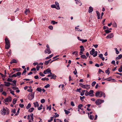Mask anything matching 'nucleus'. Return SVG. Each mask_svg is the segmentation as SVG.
I'll return each mask as SVG.
<instances>
[{"label":"nucleus","instance_id":"39","mask_svg":"<svg viewBox=\"0 0 122 122\" xmlns=\"http://www.w3.org/2000/svg\"><path fill=\"white\" fill-rule=\"evenodd\" d=\"M64 111L65 112V114H68L70 113L69 111H67L65 109H64Z\"/></svg>","mask_w":122,"mask_h":122},{"label":"nucleus","instance_id":"11","mask_svg":"<svg viewBox=\"0 0 122 122\" xmlns=\"http://www.w3.org/2000/svg\"><path fill=\"white\" fill-rule=\"evenodd\" d=\"M45 52L46 54L48 53L49 54L51 53V51L50 49H45Z\"/></svg>","mask_w":122,"mask_h":122},{"label":"nucleus","instance_id":"38","mask_svg":"<svg viewBox=\"0 0 122 122\" xmlns=\"http://www.w3.org/2000/svg\"><path fill=\"white\" fill-rule=\"evenodd\" d=\"M51 23H52L53 25H54L57 24V22H56L54 20H52L51 22Z\"/></svg>","mask_w":122,"mask_h":122},{"label":"nucleus","instance_id":"4","mask_svg":"<svg viewBox=\"0 0 122 122\" xmlns=\"http://www.w3.org/2000/svg\"><path fill=\"white\" fill-rule=\"evenodd\" d=\"M7 110L5 108H4L2 110H1V113L3 115H4L6 113V114L8 115L9 113V112L8 111V109H7Z\"/></svg>","mask_w":122,"mask_h":122},{"label":"nucleus","instance_id":"40","mask_svg":"<svg viewBox=\"0 0 122 122\" xmlns=\"http://www.w3.org/2000/svg\"><path fill=\"white\" fill-rule=\"evenodd\" d=\"M72 54H75L76 56H77L78 55V52L77 51H75L72 53Z\"/></svg>","mask_w":122,"mask_h":122},{"label":"nucleus","instance_id":"1","mask_svg":"<svg viewBox=\"0 0 122 122\" xmlns=\"http://www.w3.org/2000/svg\"><path fill=\"white\" fill-rule=\"evenodd\" d=\"M93 91L92 90H90L89 92L86 90V92L85 93V95L86 96L89 95L90 97H93L94 96L93 94Z\"/></svg>","mask_w":122,"mask_h":122},{"label":"nucleus","instance_id":"62","mask_svg":"<svg viewBox=\"0 0 122 122\" xmlns=\"http://www.w3.org/2000/svg\"><path fill=\"white\" fill-rule=\"evenodd\" d=\"M19 106L20 107L23 108V107L24 105L23 104H20Z\"/></svg>","mask_w":122,"mask_h":122},{"label":"nucleus","instance_id":"7","mask_svg":"<svg viewBox=\"0 0 122 122\" xmlns=\"http://www.w3.org/2000/svg\"><path fill=\"white\" fill-rule=\"evenodd\" d=\"M12 98L9 97L5 99H4L5 101L6 102H10L12 100Z\"/></svg>","mask_w":122,"mask_h":122},{"label":"nucleus","instance_id":"13","mask_svg":"<svg viewBox=\"0 0 122 122\" xmlns=\"http://www.w3.org/2000/svg\"><path fill=\"white\" fill-rule=\"evenodd\" d=\"M33 104L35 107H38L39 106V104L37 102H34Z\"/></svg>","mask_w":122,"mask_h":122},{"label":"nucleus","instance_id":"6","mask_svg":"<svg viewBox=\"0 0 122 122\" xmlns=\"http://www.w3.org/2000/svg\"><path fill=\"white\" fill-rule=\"evenodd\" d=\"M34 93L33 94H30L28 95V99L30 100H31L34 98Z\"/></svg>","mask_w":122,"mask_h":122},{"label":"nucleus","instance_id":"36","mask_svg":"<svg viewBox=\"0 0 122 122\" xmlns=\"http://www.w3.org/2000/svg\"><path fill=\"white\" fill-rule=\"evenodd\" d=\"M113 26L114 27H116L117 26V25L116 23L114 22L113 23Z\"/></svg>","mask_w":122,"mask_h":122},{"label":"nucleus","instance_id":"25","mask_svg":"<svg viewBox=\"0 0 122 122\" xmlns=\"http://www.w3.org/2000/svg\"><path fill=\"white\" fill-rule=\"evenodd\" d=\"M53 56V54H52L51 55H50L49 56H48L46 57V59H50V58H51V57L52 56Z\"/></svg>","mask_w":122,"mask_h":122},{"label":"nucleus","instance_id":"28","mask_svg":"<svg viewBox=\"0 0 122 122\" xmlns=\"http://www.w3.org/2000/svg\"><path fill=\"white\" fill-rule=\"evenodd\" d=\"M81 57L83 59H87V57H86V56L84 55H81Z\"/></svg>","mask_w":122,"mask_h":122},{"label":"nucleus","instance_id":"15","mask_svg":"<svg viewBox=\"0 0 122 122\" xmlns=\"http://www.w3.org/2000/svg\"><path fill=\"white\" fill-rule=\"evenodd\" d=\"M122 57V55L121 54H120L118 56V57H116L115 59L117 61L118 60L120 59Z\"/></svg>","mask_w":122,"mask_h":122},{"label":"nucleus","instance_id":"52","mask_svg":"<svg viewBox=\"0 0 122 122\" xmlns=\"http://www.w3.org/2000/svg\"><path fill=\"white\" fill-rule=\"evenodd\" d=\"M10 93H11L14 96L15 95V94L14 93V91H13L10 90Z\"/></svg>","mask_w":122,"mask_h":122},{"label":"nucleus","instance_id":"30","mask_svg":"<svg viewBox=\"0 0 122 122\" xmlns=\"http://www.w3.org/2000/svg\"><path fill=\"white\" fill-rule=\"evenodd\" d=\"M41 80L43 81H45V80H46L47 81H48L49 80V79L48 78L45 77L42 78Z\"/></svg>","mask_w":122,"mask_h":122},{"label":"nucleus","instance_id":"10","mask_svg":"<svg viewBox=\"0 0 122 122\" xmlns=\"http://www.w3.org/2000/svg\"><path fill=\"white\" fill-rule=\"evenodd\" d=\"M113 35L112 33L110 34L109 35L107 36L106 37L107 39L111 38L113 37Z\"/></svg>","mask_w":122,"mask_h":122},{"label":"nucleus","instance_id":"8","mask_svg":"<svg viewBox=\"0 0 122 122\" xmlns=\"http://www.w3.org/2000/svg\"><path fill=\"white\" fill-rule=\"evenodd\" d=\"M5 84H4V85L6 86H9L10 85H12L13 86H14V85H13V84L10 83L9 82H6V81H4V82Z\"/></svg>","mask_w":122,"mask_h":122},{"label":"nucleus","instance_id":"34","mask_svg":"<svg viewBox=\"0 0 122 122\" xmlns=\"http://www.w3.org/2000/svg\"><path fill=\"white\" fill-rule=\"evenodd\" d=\"M21 72H18L16 73V74H15V75L16 76V77L17 76H19L21 74Z\"/></svg>","mask_w":122,"mask_h":122},{"label":"nucleus","instance_id":"42","mask_svg":"<svg viewBox=\"0 0 122 122\" xmlns=\"http://www.w3.org/2000/svg\"><path fill=\"white\" fill-rule=\"evenodd\" d=\"M103 93L102 92L100 91V94H99V97H102L103 95Z\"/></svg>","mask_w":122,"mask_h":122},{"label":"nucleus","instance_id":"27","mask_svg":"<svg viewBox=\"0 0 122 122\" xmlns=\"http://www.w3.org/2000/svg\"><path fill=\"white\" fill-rule=\"evenodd\" d=\"M13 70L14 71H19L20 70V68H14L13 69Z\"/></svg>","mask_w":122,"mask_h":122},{"label":"nucleus","instance_id":"9","mask_svg":"<svg viewBox=\"0 0 122 122\" xmlns=\"http://www.w3.org/2000/svg\"><path fill=\"white\" fill-rule=\"evenodd\" d=\"M51 70H50V68H49L46 70L44 71L43 73L44 74H46L48 73H51Z\"/></svg>","mask_w":122,"mask_h":122},{"label":"nucleus","instance_id":"33","mask_svg":"<svg viewBox=\"0 0 122 122\" xmlns=\"http://www.w3.org/2000/svg\"><path fill=\"white\" fill-rule=\"evenodd\" d=\"M105 32L107 33H108L111 32V31L109 30L108 29H107V30H105Z\"/></svg>","mask_w":122,"mask_h":122},{"label":"nucleus","instance_id":"50","mask_svg":"<svg viewBox=\"0 0 122 122\" xmlns=\"http://www.w3.org/2000/svg\"><path fill=\"white\" fill-rule=\"evenodd\" d=\"M12 82H13V83H14V84H13V85H14V86H15L16 85V81L14 80Z\"/></svg>","mask_w":122,"mask_h":122},{"label":"nucleus","instance_id":"19","mask_svg":"<svg viewBox=\"0 0 122 122\" xmlns=\"http://www.w3.org/2000/svg\"><path fill=\"white\" fill-rule=\"evenodd\" d=\"M55 4L57 6V7L56 9H57L59 10L60 9V7H59V4L57 2H56Z\"/></svg>","mask_w":122,"mask_h":122},{"label":"nucleus","instance_id":"59","mask_svg":"<svg viewBox=\"0 0 122 122\" xmlns=\"http://www.w3.org/2000/svg\"><path fill=\"white\" fill-rule=\"evenodd\" d=\"M11 112H13L14 114L15 113H16V111H15V109H13L11 111Z\"/></svg>","mask_w":122,"mask_h":122},{"label":"nucleus","instance_id":"37","mask_svg":"<svg viewBox=\"0 0 122 122\" xmlns=\"http://www.w3.org/2000/svg\"><path fill=\"white\" fill-rule=\"evenodd\" d=\"M118 71L120 72H121L122 71V66H121L120 68H119L118 69Z\"/></svg>","mask_w":122,"mask_h":122},{"label":"nucleus","instance_id":"47","mask_svg":"<svg viewBox=\"0 0 122 122\" xmlns=\"http://www.w3.org/2000/svg\"><path fill=\"white\" fill-rule=\"evenodd\" d=\"M12 79L10 78H8L7 79V81H12Z\"/></svg>","mask_w":122,"mask_h":122},{"label":"nucleus","instance_id":"31","mask_svg":"<svg viewBox=\"0 0 122 122\" xmlns=\"http://www.w3.org/2000/svg\"><path fill=\"white\" fill-rule=\"evenodd\" d=\"M17 100L16 99H14L13 100L12 102L14 104H15Z\"/></svg>","mask_w":122,"mask_h":122},{"label":"nucleus","instance_id":"57","mask_svg":"<svg viewBox=\"0 0 122 122\" xmlns=\"http://www.w3.org/2000/svg\"><path fill=\"white\" fill-rule=\"evenodd\" d=\"M73 73L75 75H76L77 74V71L76 69V68H75V70L73 72Z\"/></svg>","mask_w":122,"mask_h":122},{"label":"nucleus","instance_id":"24","mask_svg":"<svg viewBox=\"0 0 122 122\" xmlns=\"http://www.w3.org/2000/svg\"><path fill=\"white\" fill-rule=\"evenodd\" d=\"M77 1H78L77 2V3H76V4H77L78 5H79L81 6L82 5V3L81 2V1L80 0H76Z\"/></svg>","mask_w":122,"mask_h":122},{"label":"nucleus","instance_id":"55","mask_svg":"<svg viewBox=\"0 0 122 122\" xmlns=\"http://www.w3.org/2000/svg\"><path fill=\"white\" fill-rule=\"evenodd\" d=\"M51 7L53 8H56V6L55 5H51Z\"/></svg>","mask_w":122,"mask_h":122},{"label":"nucleus","instance_id":"35","mask_svg":"<svg viewBox=\"0 0 122 122\" xmlns=\"http://www.w3.org/2000/svg\"><path fill=\"white\" fill-rule=\"evenodd\" d=\"M31 105L30 103H29L27 106L26 107V108L27 109H28L31 107Z\"/></svg>","mask_w":122,"mask_h":122},{"label":"nucleus","instance_id":"43","mask_svg":"<svg viewBox=\"0 0 122 122\" xmlns=\"http://www.w3.org/2000/svg\"><path fill=\"white\" fill-rule=\"evenodd\" d=\"M89 118L91 120L93 119L94 118V116L93 115H91L89 116Z\"/></svg>","mask_w":122,"mask_h":122},{"label":"nucleus","instance_id":"5","mask_svg":"<svg viewBox=\"0 0 122 122\" xmlns=\"http://www.w3.org/2000/svg\"><path fill=\"white\" fill-rule=\"evenodd\" d=\"M104 100H102L100 99H98L96 101V103L97 105H99L100 104L102 103H103L104 102Z\"/></svg>","mask_w":122,"mask_h":122},{"label":"nucleus","instance_id":"32","mask_svg":"<svg viewBox=\"0 0 122 122\" xmlns=\"http://www.w3.org/2000/svg\"><path fill=\"white\" fill-rule=\"evenodd\" d=\"M36 90L39 92H41L42 90V89L41 88H37V89H36Z\"/></svg>","mask_w":122,"mask_h":122},{"label":"nucleus","instance_id":"48","mask_svg":"<svg viewBox=\"0 0 122 122\" xmlns=\"http://www.w3.org/2000/svg\"><path fill=\"white\" fill-rule=\"evenodd\" d=\"M49 62H50L49 61H45V62L44 63L46 65H47L49 63Z\"/></svg>","mask_w":122,"mask_h":122},{"label":"nucleus","instance_id":"17","mask_svg":"<svg viewBox=\"0 0 122 122\" xmlns=\"http://www.w3.org/2000/svg\"><path fill=\"white\" fill-rule=\"evenodd\" d=\"M30 12V11L28 9H25V13L26 15H27V14L28 13H29Z\"/></svg>","mask_w":122,"mask_h":122},{"label":"nucleus","instance_id":"56","mask_svg":"<svg viewBox=\"0 0 122 122\" xmlns=\"http://www.w3.org/2000/svg\"><path fill=\"white\" fill-rule=\"evenodd\" d=\"M50 86V85L49 84H47L45 86H44V87L45 88H47L49 87Z\"/></svg>","mask_w":122,"mask_h":122},{"label":"nucleus","instance_id":"23","mask_svg":"<svg viewBox=\"0 0 122 122\" xmlns=\"http://www.w3.org/2000/svg\"><path fill=\"white\" fill-rule=\"evenodd\" d=\"M96 12L97 13V17H98V19H100V14L99 13V12L98 11H96Z\"/></svg>","mask_w":122,"mask_h":122},{"label":"nucleus","instance_id":"46","mask_svg":"<svg viewBox=\"0 0 122 122\" xmlns=\"http://www.w3.org/2000/svg\"><path fill=\"white\" fill-rule=\"evenodd\" d=\"M9 77L10 78L13 77H16V76L15 75V74H14L11 75V76H10V75L9 76Z\"/></svg>","mask_w":122,"mask_h":122},{"label":"nucleus","instance_id":"44","mask_svg":"<svg viewBox=\"0 0 122 122\" xmlns=\"http://www.w3.org/2000/svg\"><path fill=\"white\" fill-rule=\"evenodd\" d=\"M83 106V105L81 104H80L78 106V107L79 109H81V107Z\"/></svg>","mask_w":122,"mask_h":122},{"label":"nucleus","instance_id":"60","mask_svg":"<svg viewBox=\"0 0 122 122\" xmlns=\"http://www.w3.org/2000/svg\"><path fill=\"white\" fill-rule=\"evenodd\" d=\"M71 105L72 106H75V104H74L73 102L72 101L71 102Z\"/></svg>","mask_w":122,"mask_h":122},{"label":"nucleus","instance_id":"18","mask_svg":"<svg viewBox=\"0 0 122 122\" xmlns=\"http://www.w3.org/2000/svg\"><path fill=\"white\" fill-rule=\"evenodd\" d=\"M5 44H10V41L7 38H5Z\"/></svg>","mask_w":122,"mask_h":122},{"label":"nucleus","instance_id":"26","mask_svg":"<svg viewBox=\"0 0 122 122\" xmlns=\"http://www.w3.org/2000/svg\"><path fill=\"white\" fill-rule=\"evenodd\" d=\"M34 110V108H30L28 111V112H32Z\"/></svg>","mask_w":122,"mask_h":122},{"label":"nucleus","instance_id":"63","mask_svg":"<svg viewBox=\"0 0 122 122\" xmlns=\"http://www.w3.org/2000/svg\"><path fill=\"white\" fill-rule=\"evenodd\" d=\"M48 28L51 30H52L53 29V27L52 26H49L48 27Z\"/></svg>","mask_w":122,"mask_h":122},{"label":"nucleus","instance_id":"49","mask_svg":"<svg viewBox=\"0 0 122 122\" xmlns=\"http://www.w3.org/2000/svg\"><path fill=\"white\" fill-rule=\"evenodd\" d=\"M53 117H51V119L50 120H48V122H51L53 120Z\"/></svg>","mask_w":122,"mask_h":122},{"label":"nucleus","instance_id":"53","mask_svg":"<svg viewBox=\"0 0 122 122\" xmlns=\"http://www.w3.org/2000/svg\"><path fill=\"white\" fill-rule=\"evenodd\" d=\"M80 99L81 100V101H83V99H84L85 98V97L84 96H83V97H81L80 96Z\"/></svg>","mask_w":122,"mask_h":122},{"label":"nucleus","instance_id":"22","mask_svg":"<svg viewBox=\"0 0 122 122\" xmlns=\"http://www.w3.org/2000/svg\"><path fill=\"white\" fill-rule=\"evenodd\" d=\"M100 92H96L95 93V96L96 97H99L100 94Z\"/></svg>","mask_w":122,"mask_h":122},{"label":"nucleus","instance_id":"54","mask_svg":"<svg viewBox=\"0 0 122 122\" xmlns=\"http://www.w3.org/2000/svg\"><path fill=\"white\" fill-rule=\"evenodd\" d=\"M45 102V100L44 99H42L41 101V103H43Z\"/></svg>","mask_w":122,"mask_h":122},{"label":"nucleus","instance_id":"20","mask_svg":"<svg viewBox=\"0 0 122 122\" xmlns=\"http://www.w3.org/2000/svg\"><path fill=\"white\" fill-rule=\"evenodd\" d=\"M56 76L54 74H52V75H51V79H56Z\"/></svg>","mask_w":122,"mask_h":122},{"label":"nucleus","instance_id":"58","mask_svg":"<svg viewBox=\"0 0 122 122\" xmlns=\"http://www.w3.org/2000/svg\"><path fill=\"white\" fill-rule=\"evenodd\" d=\"M111 63L112 64H113L114 66L116 65L115 61H112L111 62Z\"/></svg>","mask_w":122,"mask_h":122},{"label":"nucleus","instance_id":"21","mask_svg":"<svg viewBox=\"0 0 122 122\" xmlns=\"http://www.w3.org/2000/svg\"><path fill=\"white\" fill-rule=\"evenodd\" d=\"M93 10V8L91 6H90L89 8L88 9V12L90 13L92 12Z\"/></svg>","mask_w":122,"mask_h":122},{"label":"nucleus","instance_id":"3","mask_svg":"<svg viewBox=\"0 0 122 122\" xmlns=\"http://www.w3.org/2000/svg\"><path fill=\"white\" fill-rule=\"evenodd\" d=\"M79 85L80 86L84 89H88L90 87V85H83L81 83H79Z\"/></svg>","mask_w":122,"mask_h":122},{"label":"nucleus","instance_id":"51","mask_svg":"<svg viewBox=\"0 0 122 122\" xmlns=\"http://www.w3.org/2000/svg\"><path fill=\"white\" fill-rule=\"evenodd\" d=\"M96 83V82L95 81H94L92 83V86H94Z\"/></svg>","mask_w":122,"mask_h":122},{"label":"nucleus","instance_id":"29","mask_svg":"<svg viewBox=\"0 0 122 122\" xmlns=\"http://www.w3.org/2000/svg\"><path fill=\"white\" fill-rule=\"evenodd\" d=\"M77 27H75V30L77 31H82V30H80L79 28Z\"/></svg>","mask_w":122,"mask_h":122},{"label":"nucleus","instance_id":"64","mask_svg":"<svg viewBox=\"0 0 122 122\" xmlns=\"http://www.w3.org/2000/svg\"><path fill=\"white\" fill-rule=\"evenodd\" d=\"M26 72V68H25L24 70L23 71V72L22 73V74L23 75L24 73H25Z\"/></svg>","mask_w":122,"mask_h":122},{"label":"nucleus","instance_id":"61","mask_svg":"<svg viewBox=\"0 0 122 122\" xmlns=\"http://www.w3.org/2000/svg\"><path fill=\"white\" fill-rule=\"evenodd\" d=\"M39 74L41 76H45V75L43 74V73H42L41 72H40L39 73Z\"/></svg>","mask_w":122,"mask_h":122},{"label":"nucleus","instance_id":"41","mask_svg":"<svg viewBox=\"0 0 122 122\" xmlns=\"http://www.w3.org/2000/svg\"><path fill=\"white\" fill-rule=\"evenodd\" d=\"M20 110V108H19L18 109L16 113V114H15V116L19 114Z\"/></svg>","mask_w":122,"mask_h":122},{"label":"nucleus","instance_id":"45","mask_svg":"<svg viewBox=\"0 0 122 122\" xmlns=\"http://www.w3.org/2000/svg\"><path fill=\"white\" fill-rule=\"evenodd\" d=\"M109 68H108L107 70H106L105 71V72L106 74H107L108 75H109L110 73V72L109 71Z\"/></svg>","mask_w":122,"mask_h":122},{"label":"nucleus","instance_id":"16","mask_svg":"<svg viewBox=\"0 0 122 122\" xmlns=\"http://www.w3.org/2000/svg\"><path fill=\"white\" fill-rule=\"evenodd\" d=\"M17 62V61L15 59H12L10 62V63L12 64V63H16Z\"/></svg>","mask_w":122,"mask_h":122},{"label":"nucleus","instance_id":"12","mask_svg":"<svg viewBox=\"0 0 122 122\" xmlns=\"http://www.w3.org/2000/svg\"><path fill=\"white\" fill-rule=\"evenodd\" d=\"M106 80L107 81H110L112 80H114V79H112V77H110L104 79L103 80Z\"/></svg>","mask_w":122,"mask_h":122},{"label":"nucleus","instance_id":"14","mask_svg":"<svg viewBox=\"0 0 122 122\" xmlns=\"http://www.w3.org/2000/svg\"><path fill=\"white\" fill-rule=\"evenodd\" d=\"M10 47V44H5V48L7 49H8Z\"/></svg>","mask_w":122,"mask_h":122},{"label":"nucleus","instance_id":"2","mask_svg":"<svg viewBox=\"0 0 122 122\" xmlns=\"http://www.w3.org/2000/svg\"><path fill=\"white\" fill-rule=\"evenodd\" d=\"M90 53L91 55H93L94 57H95L97 55V52L96 51H95V49L92 48V50L90 51Z\"/></svg>","mask_w":122,"mask_h":122}]
</instances>
